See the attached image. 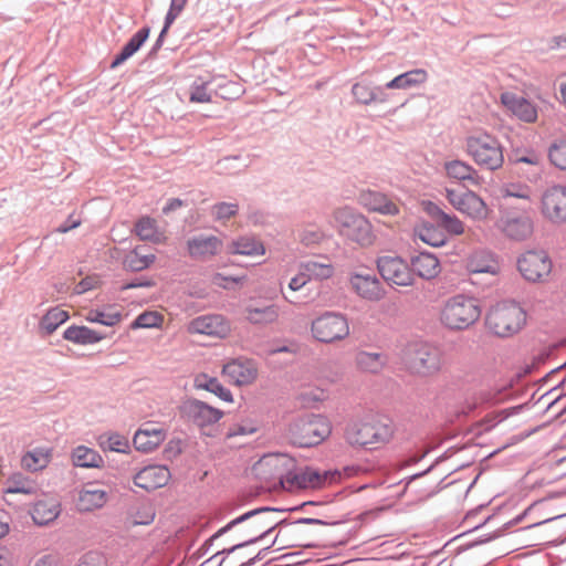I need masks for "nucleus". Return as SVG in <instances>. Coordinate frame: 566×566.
<instances>
[{
  "label": "nucleus",
  "mask_w": 566,
  "mask_h": 566,
  "mask_svg": "<svg viewBox=\"0 0 566 566\" xmlns=\"http://www.w3.org/2000/svg\"><path fill=\"white\" fill-rule=\"evenodd\" d=\"M331 434V426L322 415L304 413L294 418L287 429L290 442L298 448L321 444Z\"/></svg>",
  "instance_id": "1"
},
{
  "label": "nucleus",
  "mask_w": 566,
  "mask_h": 566,
  "mask_svg": "<svg viewBox=\"0 0 566 566\" xmlns=\"http://www.w3.org/2000/svg\"><path fill=\"white\" fill-rule=\"evenodd\" d=\"M333 226L337 232L360 247H370L376 234L369 220L352 207H342L333 212Z\"/></svg>",
  "instance_id": "2"
},
{
  "label": "nucleus",
  "mask_w": 566,
  "mask_h": 566,
  "mask_svg": "<svg viewBox=\"0 0 566 566\" xmlns=\"http://www.w3.org/2000/svg\"><path fill=\"white\" fill-rule=\"evenodd\" d=\"M481 316L480 301L473 296L457 294L449 297L441 311V323L449 329L462 331Z\"/></svg>",
  "instance_id": "3"
},
{
  "label": "nucleus",
  "mask_w": 566,
  "mask_h": 566,
  "mask_svg": "<svg viewBox=\"0 0 566 566\" xmlns=\"http://www.w3.org/2000/svg\"><path fill=\"white\" fill-rule=\"evenodd\" d=\"M275 512H262L252 515L249 520L243 522V526L233 534L234 539L239 542L228 548L218 551L210 557V559L222 555L223 557L218 565L222 566L226 557L234 553L237 549L258 543L265 538L273 532V527L270 526L272 524V515Z\"/></svg>",
  "instance_id": "4"
},
{
  "label": "nucleus",
  "mask_w": 566,
  "mask_h": 566,
  "mask_svg": "<svg viewBox=\"0 0 566 566\" xmlns=\"http://www.w3.org/2000/svg\"><path fill=\"white\" fill-rule=\"evenodd\" d=\"M525 323L526 313L515 302L496 304L485 317L488 329L499 337H510L516 334Z\"/></svg>",
  "instance_id": "5"
},
{
  "label": "nucleus",
  "mask_w": 566,
  "mask_h": 566,
  "mask_svg": "<svg viewBox=\"0 0 566 566\" xmlns=\"http://www.w3.org/2000/svg\"><path fill=\"white\" fill-rule=\"evenodd\" d=\"M465 149L482 169L494 171L503 166V147L500 140L490 134L483 133L467 137Z\"/></svg>",
  "instance_id": "6"
},
{
  "label": "nucleus",
  "mask_w": 566,
  "mask_h": 566,
  "mask_svg": "<svg viewBox=\"0 0 566 566\" xmlns=\"http://www.w3.org/2000/svg\"><path fill=\"white\" fill-rule=\"evenodd\" d=\"M394 434L391 423L374 421V422H352L345 431L346 441L353 447L365 449H377L379 446L387 443Z\"/></svg>",
  "instance_id": "7"
},
{
  "label": "nucleus",
  "mask_w": 566,
  "mask_h": 566,
  "mask_svg": "<svg viewBox=\"0 0 566 566\" xmlns=\"http://www.w3.org/2000/svg\"><path fill=\"white\" fill-rule=\"evenodd\" d=\"M272 462H275V465L286 467L287 472L284 476H282V483L286 482L290 488L297 489H306V488H321L325 484V482L329 478H334L339 475L337 471H324L321 472L314 468L306 467L300 472L292 471L291 469L294 467V460L286 454L277 453L271 454L266 457Z\"/></svg>",
  "instance_id": "8"
},
{
  "label": "nucleus",
  "mask_w": 566,
  "mask_h": 566,
  "mask_svg": "<svg viewBox=\"0 0 566 566\" xmlns=\"http://www.w3.org/2000/svg\"><path fill=\"white\" fill-rule=\"evenodd\" d=\"M406 355L409 368L418 375L430 376L441 369L442 350L431 343H410Z\"/></svg>",
  "instance_id": "9"
},
{
  "label": "nucleus",
  "mask_w": 566,
  "mask_h": 566,
  "mask_svg": "<svg viewBox=\"0 0 566 566\" xmlns=\"http://www.w3.org/2000/svg\"><path fill=\"white\" fill-rule=\"evenodd\" d=\"M311 332L318 342L333 343L349 335V325L345 315L327 311L312 321Z\"/></svg>",
  "instance_id": "10"
},
{
  "label": "nucleus",
  "mask_w": 566,
  "mask_h": 566,
  "mask_svg": "<svg viewBox=\"0 0 566 566\" xmlns=\"http://www.w3.org/2000/svg\"><path fill=\"white\" fill-rule=\"evenodd\" d=\"M448 201L454 209L474 221H484L490 216V208L474 191L467 188L447 189Z\"/></svg>",
  "instance_id": "11"
},
{
  "label": "nucleus",
  "mask_w": 566,
  "mask_h": 566,
  "mask_svg": "<svg viewBox=\"0 0 566 566\" xmlns=\"http://www.w3.org/2000/svg\"><path fill=\"white\" fill-rule=\"evenodd\" d=\"M553 263L544 250H528L517 259V270L528 282H542L552 272Z\"/></svg>",
  "instance_id": "12"
},
{
  "label": "nucleus",
  "mask_w": 566,
  "mask_h": 566,
  "mask_svg": "<svg viewBox=\"0 0 566 566\" xmlns=\"http://www.w3.org/2000/svg\"><path fill=\"white\" fill-rule=\"evenodd\" d=\"M377 269L390 286H409L413 283L412 271L401 256L382 255L377 259Z\"/></svg>",
  "instance_id": "13"
},
{
  "label": "nucleus",
  "mask_w": 566,
  "mask_h": 566,
  "mask_svg": "<svg viewBox=\"0 0 566 566\" xmlns=\"http://www.w3.org/2000/svg\"><path fill=\"white\" fill-rule=\"evenodd\" d=\"M180 413L187 421L200 428L218 422L223 416L220 409L213 408L198 399L186 400L180 406Z\"/></svg>",
  "instance_id": "14"
},
{
  "label": "nucleus",
  "mask_w": 566,
  "mask_h": 566,
  "mask_svg": "<svg viewBox=\"0 0 566 566\" xmlns=\"http://www.w3.org/2000/svg\"><path fill=\"white\" fill-rule=\"evenodd\" d=\"M542 213L555 223L566 221V187L555 185L542 196Z\"/></svg>",
  "instance_id": "15"
},
{
  "label": "nucleus",
  "mask_w": 566,
  "mask_h": 566,
  "mask_svg": "<svg viewBox=\"0 0 566 566\" xmlns=\"http://www.w3.org/2000/svg\"><path fill=\"white\" fill-rule=\"evenodd\" d=\"M513 165H526V177L531 181H537L544 171L543 156L532 148H513L507 156Z\"/></svg>",
  "instance_id": "16"
},
{
  "label": "nucleus",
  "mask_w": 566,
  "mask_h": 566,
  "mask_svg": "<svg viewBox=\"0 0 566 566\" xmlns=\"http://www.w3.org/2000/svg\"><path fill=\"white\" fill-rule=\"evenodd\" d=\"M170 476V471L166 465H147L134 475V484L147 492H151L165 486Z\"/></svg>",
  "instance_id": "17"
},
{
  "label": "nucleus",
  "mask_w": 566,
  "mask_h": 566,
  "mask_svg": "<svg viewBox=\"0 0 566 566\" xmlns=\"http://www.w3.org/2000/svg\"><path fill=\"white\" fill-rule=\"evenodd\" d=\"M188 329L192 334L223 337L229 333L230 325L222 315L207 314L193 318Z\"/></svg>",
  "instance_id": "18"
},
{
  "label": "nucleus",
  "mask_w": 566,
  "mask_h": 566,
  "mask_svg": "<svg viewBox=\"0 0 566 566\" xmlns=\"http://www.w3.org/2000/svg\"><path fill=\"white\" fill-rule=\"evenodd\" d=\"M186 247L191 259L206 260L217 255L221 251L222 241L216 235L200 233L189 238Z\"/></svg>",
  "instance_id": "19"
},
{
  "label": "nucleus",
  "mask_w": 566,
  "mask_h": 566,
  "mask_svg": "<svg viewBox=\"0 0 566 566\" xmlns=\"http://www.w3.org/2000/svg\"><path fill=\"white\" fill-rule=\"evenodd\" d=\"M350 285L360 297L368 301H379L385 295L380 281L369 272L352 274Z\"/></svg>",
  "instance_id": "20"
},
{
  "label": "nucleus",
  "mask_w": 566,
  "mask_h": 566,
  "mask_svg": "<svg viewBox=\"0 0 566 566\" xmlns=\"http://www.w3.org/2000/svg\"><path fill=\"white\" fill-rule=\"evenodd\" d=\"M352 94L356 103L361 105L385 104L389 102L392 94L378 88L373 82L363 80L352 86Z\"/></svg>",
  "instance_id": "21"
},
{
  "label": "nucleus",
  "mask_w": 566,
  "mask_h": 566,
  "mask_svg": "<svg viewBox=\"0 0 566 566\" xmlns=\"http://www.w3.org/2000/svg\"><path fill=\"white\" fill-rule=\"evenodd\" d=\"M108 501V492L97 483L88 482L78 492L76 506L81 512H91L103 507Z\"/></svg>",
  "instance_id": "22"
},
{
  "label": "nucleus",
  "mask_w": 566,
  "mask_h": 566,
  "mask_svg": "<svg viewBox=\"0 0 566 566\" xmlns=\"http://www.w3.org/2000/svg\"><path fill=\"white\" fill-rule=\"evenodd\" d=\"M501 102L518 119L525 123H533L537 119V109L535 105L523 96L505 92L501 95Z\"/></svg>",
  "instance_id": "23"
},
{
  "label": "nucleus",
  "mask_w": 566,
  "mask_h": 566,
  "mask_svg": "<svg viewBox=\"0 0 566 566\" xmlns=\"http://www.w3.org/2000/svg\"><path fill=\"white\" fill-rule=\"evenodd\" d=\"M358 200L361 206L373 212L385 216H395L399 212L398 206L392 200L375 190L360 192Z\"/></svg>",
  "instance_id": "24"
},
{
  "label": "nucleus",
  "mask_w": 566,
  "mask_h": 566,
  "mask_svg": "<svg viewBox=\"0 0 566 566\" xmlns=\"http://www.w3.org/2000/svg\"><path fill=\"white\" fill-rule=\"evenodd\" d=\"M503 232L512 240H526L533 233V221L525 213L509 214L503 222Z\"/></svg>",
  "instance_id": "25"
},
{
  "label": "nucleus",
  "mask_w": 566,
  "mask_h": 566,
  "mask_svg": "<svg viewBox=\"0 0 566 566\" xmlns=\"http://www.w3.org/2000/svg\"><path fill=\"white\" fill-rule=\"evenodd\" d=\"M61 513V504L55 497H43L33 504L31 516L36 525L44 526L55 521Z\"/></svg>",
  "instance_id": "26"
},
{
  "label": "nucleus",
  "mask_w": 566,
  "mask_h": 566,
  "mask_svg": "<svg viewBox=\"0 0 566 566\" xmlns=\"http://www.w3.org/2000/svg\"><path fill=\"white\" fill-rule=\"evenodd\" d=\"M223 370L233 378L238 385L252 384L258 376L256 365L250 359H234L226 364Z\"/></svg>",
  "instance_id": "27"
},
{
  "label": "nucleus",
  "mask_w": 566,
  "mask_h": 566,
  "mask_svg": "<svg viewBox=\"0 0 566 566\" xmlns=\"http://www.w3.org/2000/svg\"><path fill=\"white\" fill-rule=\"evenodd\" d=\"M165 431L157 427L138 429L133 437V444L137 451L148 453L154 451L164 440Z\"/></svg>",
  "instance_id": "28"
},
{
  "label": "nucleus",
  "mask_w": 566,
  "mask_h": 566,
  "mask_svg": "<svg viewBox=\"0 0 566 566\" xmlns=\"http://www.w3.org/2000/svg\"><path fill=\"white\" fill-rule=\"evenodd\" d=\"M410 269L412 271V277L417 274L421 279L430 280L438 275L440 263L432 253L420 252L418 255L411 258Z\"/></svg>",
  "instance_id": "29"
},
{
  "label": "nucleus",
  "mask_w": 566,
  "mask_h": 566,
  "mask_svg": "<svg viewBox=\"0 0 566 566\" xmlns=\"http://www.w3.org/2000/svg\"><path fill=\"white\" fill-rule=\"evenodd\" d=\"M104 337L105 335L84 325H71L63 333L65 340L82 346L96 344L104 339Z\"/></svg>",
  "instance_id": "30"
},
{
  "label": "nucleus",
  "mask_w": 566,
  "mask_h": 566,
  "mask_svg": "<svg viewBox=\"0 0 566 566\" xmlns=\"http://www.w3.org/2000/svg\"><path fill=\"white\" fill-rule=\"evenodd\" d=\"M256 512H260V510L248 511V512L241 514L240 516L233 518L229 523H227L223 527L219 528L214 534H212L209 538H207L202 543V545L193 553L192 557H195L197 559L203 557L210 551V548L213 546L214 542L218 538H220L226 533H228L231 530H233L235 526L241 525V523H243L247 520H249Z\"/></svg>",
  "instance_id": "31"
},
{
  "label": "nucleus",
  "mask_w": 566,
  "mask_h": 566,
  "mask_svg": "<svg viewBox=\"0 0 566 566\" xmlns=\"http://www.w3.org/2000/svg\"><path fill=\"white\" fill-rule=\"evenodd\" d=\"M418 238L433 248H440L448 242V234L441 229L440 224L430 221H423L416 229Z\"/></svg>",
  "instance_id": "32"
},
{
  "label": "nucleus",
  "mask_w": 566,
  "mask_h": 566,
  "mask_svg": "<svg viewBox=\"0 0 566 566\" xmlns=\"http://www.w3.org/2000/svg\"><path fill=\"white\" fill-rule=\"evenodd\" d=\"M355 361L360 370L377 374L387 365L388 356L379 352L361 350L356 354Z\"/></svg>",
  "instance_id": "33"
},
{
  "label": "nucleus",
  "mask_w": 566,
  "mask_h": 566,
  "mask_svg": "<svg viewBox=\"0 0 566 566\" xmlns=\"http://www.w3.org/2000/svg\"><path fill=\"white\" fill-rule=\"evenodd\" d=\"M247 319L254 325H266L275 322L279 317V310L274 304L255 306L250 304L245 307Z\"/></svg>",
  "instance_id": "34"
},
{
  "label": "nucleus",
  "mask_w": 566,
  "mask_h": 566,
  "mask_svg": "<svg viewBox=\"0 0 566 566\" xmlns=\"http://www.w3.org/2000/svg\"><path fill=\"white\" fill-rule=\"evenodd\" d=\"M134 232L142 241L159 243L164 238L157 221L149 216H143L135 222Z\"/></svg>",
  "instance_id": "35"
},
{
  "label": "nucleus",
  "mask_w": 566,
  "mask_h": 566,
  "mask_svg": "<svg viewBox=\"0 0 566 566\" xmlns=\"http://www.w3.org/2000/svg\"><path fill=\"white\" fill-rule=\"evenodd\" d=\"M446 171L447 175L459 181H470L473 185L479 184V175L478 171L470 166L469 164L462 160H451L446 163Z\"/></svg>",
  "instance_id": "36"
},
{
  "label": "nucleus",
  "mask_w": 566,
  "mask_h": 566,
  "mask_svg": "<svg viewBox=\"0 0 566 566\" xmlns=\"http://www.w3.org/2000/svg\"><path fill=\"white\" fill-rule=\"evenodd\" d=\"M72 462L80 468H101L104 464L102 455L85 446H78L72 451Z\"/></svg>",
  "instance_id": "37"
},
{
  "label": "nucleus",
  "mask_w": 566,
  "mask_h": 566,
  "mask_svg": "<svg viewBox=\"0 0 566 566\" xmlns=\"http://www.w3.org/2000/svg\"><path fill=\"white\" fill-rule=\"evenodd\" d=\"M195 387L212 392L221 400L227 402H231L233 399L230 389L221 385V382L216 377H209L206 374H201L196 377Z\"/></svg>",
  "instance_id": "38"
},
{
  "label": "nucleus",
  "mask_w": 566,
  "mask_h": 566,
  "mask_svg": "<svg viewBox=\"0 0 566 566\" xmlns=\"http://www.w3.org/2000/svg\"><path fill=\"white\" fill-rule=\"evenodd\" d=\"M36 491V485L29 478L24 476L22 473L12 474L4 488L6 494H33Z\"/></svg>",
  "instance_id": "39"
},
{
  "label": "nucleus",
  "mask_w": 566,
  "mask_h": 566,
  "mask_svg": "<svg viewBox=\"0 0 566 566\" xmlns=\"http://www.w3.org/2000/svg\"><path fill=\"white\" fill-rule=\"evenodd\" d=\"M69 313L59 307H53L46 312L40 321V328L46 335H51L56 328L69 319Z\"/></svg>",
  "instance_id": "40"
},
{
  "label": "nucleus",
  "mask_w": 566,
  "mask_h": 566,
  "mask_svg": "<svg viewBox=\"0 0 566 566\" xmlns=\"http://www.w3.org/2000/svg\"><path fill=\"white\" fill-rule=\"evenodd\" d=\"M156 260L154 254H140L138 249L130 251L123 261L125 270L140 272L149 268Z\"/></svg>",
  "instance_id": "41"
},
{
  "label": "nucleus",
  "mask_w": 566,
  "mask_h": 566,
  "mask_svg": "<svg viewBox=\"0 0 566 566\" xmlns=\"http://www.w3.org/2000/svg\"><path fill=\"white\" fill-rule=\"evenodd\" d=\"M232 252L241 255H262L265 250L263 244L253 237H241L232 243Z\"/></svg>",
  "instance_id": "42"
},
{
  "label": "nucleus",
  "mask_w": 566,
  "mask_h": 566,
  "mask_svg": "<svg viewBox=\"0 0 566 566\" xmlns=\"http://www.w3.org/2000/svg\"><path fill=\"white\" fill-rule=\"evenodd\" d=\"M551 164L560 170H566V136L555 138L547 148Z\"/></svg>",
  "instance_id": "43"
},
{
  "label": "nucleus",
  "mask_w": 566,
  "mask_h": 566,
  "mask_svg": "<svg viewBox=\"0 0 566 566\" xmlns=\"http://www.w3.org/2000/svg\"><path fill=\"white\" fill-rule=\"evenodd\" d=\"M428 72L423 69H413L398 75L400 90H410L421 86L428 81Z\"/></svg>",
  "instance_id": "44"
},
{
  "label": "nucleus",
  "mask_w": 566,
  "mask_h": 566,
  "mask_svg": "<svg viewBox=\"0 0 566 566\" xmlns=\"http://www.w3.org/2000/svg\"><path fill=\"white\" fill-rule=\"evenodd\" d=\"M302 270H304L308 280H325L333 275L334 268L329 263H319L313 260H308L302 263Z\"/></svg>",
  "instance_id": "45"
},
{
  "label": "nucleus",
  "mask_w": 566,
  "mask_h": 566,
  "mask_svg": "<svg viewBox=\"0 0 566 566\" xmlns=\"http://www.w3.org/2000/svg\"><path fill=\"white\" fill-rule=\"evenodd\" d=\"M239 213L237 202L219 201L210 207V216L216 221H227Z\"/></svg>",
  "instance_id": "46"
},
{
  "label": "nucleus",
  "mask_w": 566,
  "mask_h": 566,
  "mask_svg": "<svg viewBox=\"0 0 566 566\" xmlns=\"http://www.w3.org/2000/svg\"><path fill=\"white\" fill-rule=\"evenodd\" d=\"M86 319L91 323H98L112 327L122 321V314L119 312L106 313L101 310H91Z\"/></svg>",
  "instance_id": "47"
},
{
  "label": "nucleus",
  "mask_w": 566,
  "mask_h": 566,
  "mask_svg": "<svg viewBox=\"0 0 566 566\" xmlns=\"http://www.w3.org/2000/svg\"><path fill=\"white\" fill-rule=\"evenodd\" d=\"M149 34L150 27H143L128 40V42L122 48V50L125 52V54L132 57L144 45V43L149 38Z\"/></svg>",
  "instance_id": "48"
},
{
  "label": "nucleus",
  "mask_w": 566,
  "mask_h": 566,
  "mask_svg": "<svg viewBox=\"0 0 566 566\" xmlns=\"http://www.w3.org/2000/svg\"><path fill=\"white\" fill-rule=\"evenodd\" d=\"M244 93V88L241 84L233 81H226L218 84L216 95L222 99H237Z\"/></svg>",
  "instance_id": "49"
},
{
  "label": "nucleus",
  "mask_w": 566,
  "mask_h": 566,
  "mask_svg": "<svg viewBox=\"0 0 566 566\" xmlns=\"http://www.w3.org/2000/svg\"><path fill=\"white\" fill-rule=\"evenodd\" d=\"M49 462L48 454L42 451L28 452L22 458V465L29 471L35 472L46 467Z\"/></svg>",
  "instance_id": "50"
},
{
  "label": "nucleus",
  "mask_w": 566,
  "mask_h": 566,
  "mask_svg": "<svg viewBox=\"0 0 566 566\" xmlns=\"http://www.w3.org/2000/svg\"><path fill=\"white\" fill-rule=\"evenodd\" d=\"M209 82L195 81L190 86L189 101L191 103H210L212 94L208 92Z\"/></svg>",
  "instance_id": "51"
},
{
  "label": "nucleus",
  "mask_w": 566,
  "mask_h": 566,
  "mask_svg": "<svg viewBox=\"0 0 566 566\" xmlns=\"http://www.w3.org/2000/svg\"><path fill=\"white\" fill-rule=\"evenodd\" d=\"M298 238L305 247H315L323 241L324 233L318 228L310 226L300 232Z\"/></svg>",
  "instance_id": "52"
},
{
  "label": "nucleus",
  "mask_w": 566,
  "mask_h": 566,
  "mask_svg": "<svg viewBox=\"0 0 566 566\" xmlns=\"http://www.w3.org/2000/svg\"><path fill=\"white\" fill-rule=\"evenodd\" d=\"M101 446L109 451L125 453L129 449V441L119 433H112L106 441L101 442Z\"/></svg>",
  "instance_id": "53"
},
{
  "label": "nucleus",
  "mask_w": 566,
  "mask_h": 566,
  "mask_svg": "<svg viewBox=\"0 0 566 566\" xmlns=\"http://www.w3.org/2000/svg\"><path fill=\"white\" fill-rule=\"evenodd\" d=\"M439 224L446 233L452 235H460L464 232L462 221L454 214L446 213Z\"/></svg>",
  "instance_id": "54"
},
{
  "label": "nucleus",
  "mask_w": 566,
  "mask_h": 566,
  "mask_svg": "<svg viewBox=\"0 0 566 566\" xmlns=\"http://www.w3.org/2000/svg\"><path fill=\"white\" fill-rule=\"evenodd\" d=\"M163 316L156 312H144L139 314L133 323V327L150 328L158 326Z\"/></svg>",
  "instance_id": "55"
},
{
  "label": "nucleus",
  "mask_w": 566,
  "mask_h": 566,
  "mask_svg": "<svg viewBox=\"0 0 566 566\" xmlns=\"http://www.w3.org/2000/svg\"><path fill=\"white\" fill-rule=\"evenodd\" d=\"M133 523L136 525H149L153 523L155 518V512L149 504H143L137 511L132 515Z\"/></svg>",
  "instance_id": "56"
},
{
  "label": "nucleus",
  "mask_w": 566,
  "mask_h": 566,
  "mask_svg": "<svg viewBox=\"0 0 566 566\" xmlns=\"http://www.w3.org/2000/svg\"><path fill=\"white\" fill-rule=\"evenodd\" d=\"M258 428L253 422H247V423H234L232 424L228 432L227 437H238V436H248L256 432Z\"/></svg>",
  "instance_id": "57"
},
{
  "label": "nucleus",
  "mask_w": 566,
  "mask_h": 566,
  "mask_svg": "<svg viewBox=\"0 0 566 566\" xmlns=\"http://www.w3.org/2000/svg\"><path fill=\"white\" fill-rule=\"evenodd\" d=\"M241 160H242V157L240 155L228 156V157H224L221 160H219L217 166L220 169H231L233 171H240L241 169H243V168H245L248 166L245 160H243V163L240 166H234L232 164L235 163V161H241Z\"/></svg>",
  "instance_id": "58"
},
{
  "label": "nucleus",
  "mask_w": 566,
  "mask_h": 566,
  "mask_svg": "<svg viewBox=\"0 0 566 566\" xmlns=\"http://www.w3.org/2000/svg\"><path fill=\"white\" fill-rule=\"evenodd\" d=\"M424 211L431 218L430 222L440 223L446 212L434 202L426 201L423 202Z\"/></svg>",
  "instance_id": "59"
},
{
  "label": "nucleus",
  "mask_w": 566,
  "mask_h": 566,
  "mask_svg": "<svg viewBox=\"0 0 566 566\" xmlns=\"http://www.w3.org/2000/svg\"><path fill=\"white\" fill-rule=\"evenodd\" d=\"M76 566H105V562L99 554L90 552L80 559Z\"/></svg>",
  "instance_id": "60"
},
{
  "label": "nucleus",
  "mask_w": 566,
  "mask_h": 566,
  "mask_svg": "<svg viewBox=\"0 0 566 566\" xmlns=\"http://www.w3.org/2000/svg\"><path fill=\"white\" fill-rule=\"evenodd\" d=\"M469 271L472 274L478 273H491L495 274L496 272V264H480L476 260H471L469 262Z\"/></svg>",
  "instance_id": "61"
},
{
  "label": "nucleus",
  "mask_w": 566,
  "mask_h": 566,
  "mask_svg": "<svg viewBox=\"0 0 566 566\" xmlns=\"http://www.w3.org/2000/svg\"><path fill=\"white\" fill-rule=\"evenodd\" d=\"M97 280L92 276H86L82 279L75 286L74 293L75 294H83L87 291H91L96 287Z\"/></svg>",
  "instance_id": "62"
},
{
  "label": "nucleus",
  "mask_w": 566,
  "mask_h": 566,
  "mask_svg": "<svg viewBox=\"0 0 566 566\" xmlns=\"http://www.w3.org/2000/svg\"><path fill=\"white\" fill-rule=\"evenodd\" d=\"M155 285V282L147 277H137L135 280H132L130 282L125 283L122 286V290H132V289H138V287H151Z\"/></svg>",
  "instance_id": "63"
},
{
  "label": "nucleus",
  "mask_w": 566,
  "mask_h": 566,
  "mask_svg": "<svg viewBox=\"0 0 566 566\" xmlns=\"http://www.w3.org/2000/svg\"><path fill=\"white\" fill-rule=\"evenodd\" d=\"M308 281L310 280L306 276L304 270H302L297 275H295L294 277L291 279V281L289 283V289L292 292H296V291L301 290Z\"/></svg>",
  "instance_id": "64"
}]
</instances>
